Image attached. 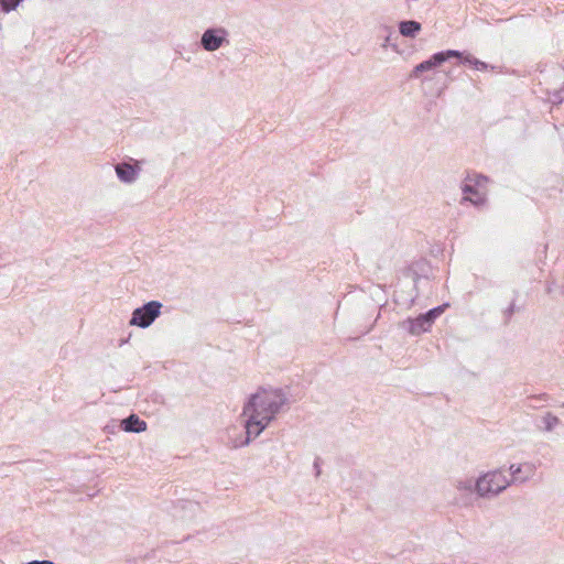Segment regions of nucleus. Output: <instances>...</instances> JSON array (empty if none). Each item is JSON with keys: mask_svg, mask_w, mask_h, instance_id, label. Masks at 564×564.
Wrapping results in <instances>:
<instances>
[{"mask_svg": "<svg viewBox=\"0 0 564 564\" xmlns=\"http://www.w3.org/2000/svg\"><path fill=\"white\" fill-rule=\"evenodd\" d=\"M288 398L282 389H259L251 394L243 406V413H251L267 422H272Z\"/></svg>", "mask_w": 564, "mask_h": 564, "instance_id": "obj_1", "label": "nucleus"}, {"mask_svg": "<svg viewBox=\"0 0 564 564\" xmlns=\"http://www.w3.org/2000/svg\"><path fill=\"white\" fill-rule=\"evenodd\" d=\"M510 484L511 480L506 477L501 469L492 470L476 480V492L480 497L496 496L502 492Z\"/></svg>", "mask_w": 564, "mask_h": 564, "instance_id": "obj_2", "label": "nucleus"}, {"mask_svg": "<svg viewBox=\"0 0 564 564\" xmlns=\"http://www.w3.org/2000/svg\"><path fill=\"white\" fill-rule=\"evenodd\" d=\"M162 303L150 301L132 312L129 324L140 328H147L161 315Z\"/></svg>", "mask_w": 564, "mask_h": 564, "instance_id": "obj_3", "label": "nucleus"}, {"mask_svg": "<svg viewBox=\"0 0 564 564\" xmlns=\"http://www.w3.org/2000/svg\"><path fill=\"white\" fill-rule=\"evenodd\" d=\"M486 181H487V177L481 174L475 175V178H473L470 175H468L464 180L462 187H460L464 193V197L462 198L460 204H463L465 202H469L475 207H480V206L485 205L486 197L484 195L479 194L477 187L480 186Z\"/></svg>", "mask_w": 564, "mask_h": 564, "instance_id": "obj_4", "label": "nucleus"}, {"mask_svg": "<svg viewBox=\"0 0 564 564\" xmlns=\"http://www.w3.org/2000/svg\"><path fill=\"white\" fill-rule=\"evenodd\" d=\"M462 52L457 50H446L434 53L430 58L417 64L411 72L410 78H417L421 74L432 70L454 56H460Z\"/></svg>", "mask_w": 564, "mask_h": 564, "instance_id": "obj_5", "label": "nucleus"}, {"mask_svg": "<svg viewBox=\"0 0 564 564\" xmlns=\"http://www.w3.org/2000/svg\"><path fill=\"white\" fill-rule=\"evenodd\" d=\"M242 415L246 416V420H245L246 437L239 445H235V447L248 445L251 442V440L258 437L264 431V429L270 424V422H267L265 420H262V417H259L251 413L242 412Z\"/></svg>", "mask_w": 564, "mask_h": 564, "instance_id": "obj_6", "label": "nucleus"}, {"mask_svg": "<svg viewBox=\"0 0 564 564\" xmlns=\"http://www.w3.org/2000/svg\"><path fill=\"white\" fill-rule=\"evenodd\" d=\"M401 326L411 335L415 336L427 332L432 327V325L429 323V319L423 314H420L415 318H406L402 322Z\"/></svg>", "mask_w": 564, "mask_h": 564, "instance_id": "obj_7", "label": "nucleus"}, {"mask_svg": "<svg viewBox=\"0 0 564 564\" xmlns=\"http://www.w3.org/2000/svg\"><path fill=\"white\" fill-rule=\"evenodd\" d=\"M118 178L123 183H133L137 180L140 169L129 163H118L115 166Z\"/></svg>", "mask_w": 564, "mask_h": 564, "instance_id": "obj_8", "label": "nucleus"}, {"mask_svg": "<svg viewBox=\"0 0 564 564\" xmlns=\"http://www.w3.org/2000/svg\"><path fill=\"white\" fill-rule=\"evenodd\" d=\"M509 470L512 476L511 481L524 482L533 476L534 467L528 463L523 465L512 464L510 465Z\"/></svg>", "mask_w": 564, "mask_h": 564, "instance_id": "obj_9", "label": "nucleus"}, {"mask_svg": "<svg viewBox=\"0 0 564 564\" xmlns=\"http://www.w3.org/2000/svg\"><path fill=\"white\" fill-rule=\"evenodd\" d=\"M121 429L126 432L140 433L147 430V423L137 414H130L121 421Z\"/></svg>", "mask_w": 564, "mask_h": 564, "instance_id": "obj_10", "label": "nucleus"}, {"mask_svg": "<svg viewBox=\"0 0 564 564\" xmlns=\"http://www.w3.org/2000/svg\"><path fill=\"white\" fill-rule=\"evenodd\" d=\"M421 29V23L415 20H403L399 23V32L404 37H415Z\"/></svg>", "mask_w": 564, "mask_h": 564, "instance_id": "obj_11", "label": "nucleus"}, {"mask_svg": "<svg viewBox=\"0 0 564 564\" xmlns=\"http://www.w3.org/2000/svg\"><path fill=\"white\" fill-rule=\"evenodd\" d=\"M454 57L458 59L459 64L469 65L470 67H473L477 70H486L489 67V65L487 63L476 58L471 54H467L464 52H462L460 56H454Z\"/></svg>", "mask_w": 564, "mask_h": 564, "instance_id": "obj_12", "label": "nucleus"}, {"mask_svg": "<svg viewBox=\"0 0 564 564\" xmlns=\"http://www.w3.org/2000/svg\"><path fill=\"white\" fill-rule=\"evenodd\" d=\"M228 32L224 28H214V51L221 47L225 43H228L227 40Z\"/></svg>", "mask_w": 564, "mask_h": 564, "instance_id": "obj_13", "label": "nucleus"}, {"mask_svg": "<svg viewBox=\"0 0 564 564\" xmlns=\"http://www.w3.org/2000/svg\"><path fill=\"white\" fill-rule=\"evenodd\" d=\"M542 421L544 423V431L551 432L556 425L560 424V419L552 414L551 412H547L543 417Z\"/></svg>", "mask_w": 564, "mask_h": 564, "instance_id": "obj_14", "label": "nucleus"}, {"mask_svg": "<svg viewBox=\"0 0 564 564\" xmlns=\"http://www.w3.org/2000/svg\"><path fill=\"white\" fill-rule=\"evenodd\" d=\"M445 305H438L436 307H433L429 310L427 312L423 313V315L429 319V323L433 325L435 319L444 312Z\"/></svg>", "mask_w": 564, "mask_h": 564, "instance_id": "obj_15", "label": "nucleus"}, {"mask_svg": "<svg viewBox=\"0 0 564 564\" xmlns=\"http://www.w3.org/2000/svg\"><path fill=\"white\" fill-rule=\"evenodd\" d=\"M456 487L460 491L473 492L474 490H476V481H474L473 479L459 480Z\"/></svg>", "mask_w": 564, "mask_h": 564, "instance_id": "obj_16", "label": "nucleus"}, {"mask_svg": "<svg viewBox=\"0 0 564 564\" xmlns=\"http://www.w3.org/2000/svg\"><path fill=\"white\" fill-rule=\"evenodd\" d=\"M202 46L212 52V28L207 29L202 36Z\"/></svg>", "mask_w": 564, "mask_h": 564, "instance_id": "obj_17", "label": "nucleus"}, {"mask_svg": "<svg viewBox=\"0 0 564 564\" xmlns=\"http://www.w3.org/2000/svg\"><path fill=\"white\" fill-rule=\"evenodd\" d=\"M22 0H0L1 8L4 12L14 10Z\"/></svg>", "mask_w": 564, "mask_h": 564, "instance_id": "obj_18", "label": "nucleus"}, {"mask_svg": "<svg viewBox=\"0 0 564 564\" xmlns=\"http://www.w3.org/2000/svg\"><path fill=\"white\" fill-rule=\"evenodd\" d=\"M517 307L514 300L510 303V305L503 311L505 324L508 325L511 321L512 315L516 313Z\"/></svg>", "mask_w": 564, "mask_h": 564, "instance_id": "obj_19", "label": "nucleus"}, {"mask_svg": "<svg viewBox=\"0 0 564 564\" xmlns=\"http://www.w3.org/2000/svg\"><path fill=\"white\" fill-rule=\"evenodd\" d=\"M314 470H315L316 477H318L321 475V458L319 457H316V459L314 460Z\"/></svg>", "mask_w": 564, "mask_h": 564, "instance_id": "obj_20", "label": "nucleus"}, {"mask_svg": "<svg viewBox=\"0 0 564 564\" xmlns=\"http://www.w3.org/2000/svg\"><path fill=\"white\" fill-rule=\"evenodd\" d=\"M26 564H54V562L48 561V560H43V561H31Z\"/></svg>", "mask_w": 564, "mask_h": 564, "instance_id": "obj_21", "label": "nucleus"}, {"mask_svg": "<svg viewBox=\"0 0 564 564\" xmlns=\"http://www.w3.org/2000/svg\"><path fill=\"white\" fill-rule=\"evenodd\" d=\"M562 408H564V402L561 404Z\"/></svg>", "mask_w": 564, "mask_h": 564, "instance_id": "obj_22", "label": "nucleus"}]
</instances>
